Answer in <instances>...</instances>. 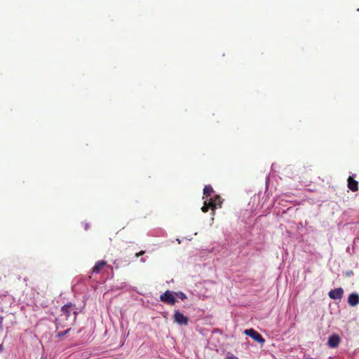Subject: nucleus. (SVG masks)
<instances>
[{
    "label": "nucleus",
    "mask_w": 359,
    "mask_h": 359,
    "mask_svg": "<svg viewBox=\"0 0 359 359\" xmlns=\"http://www.w3.org/2000/svg\"><path fill=\"white\" fill-rule=\"evenodd\" d=\"M244 333L253 339L255 341L259 343H264L265 341L264 339L262 337V336L256 330H255L252 328L245 330L244 331Z\"/></svg>",
    "instance_id": "39448f33"
},
{
    "label": "nucleus",
    "mask_w": 359,
    "mask_h": 359,
    "mask_svg": "<svg viewBox=\"0 0 359 359\" xmlns=\"http://www.w3.org/2000/svg\"><path fill=\"white\" fill-rule=\"evenodd\" d=\"M144 252H145L144 251H142H142H140V252H139L136 253V254H135V257H139V256H140V255H144Z\"/></svg>",
    "instance_id": "2eb2a0df"
},
{
    "label": "nucleus",
    "mask_w": 359,
    "mask_h": 359,
    "mask_svg": "<svg viewBox=\"0 0 359 359\" xmlns=\"http://www.w3.org/2000/svg\"><path fill=\"white\" fill-rule=\"evenodd\" d=\"M160 300L168 305H174L177 302V299L175 297L174 292L170 290H166L160 296Z\"/></svg>",
    "instance_id": "7ed1b4c3"
},
{
    "label": "nucleus",
    "mask_w": 359,
    "mask_h": 359,
    "mask_svg": "<svg viewBox=\"0 0 359 359\" xmlns=\"http://www.w3.org/2000/svg\"><path fill=\"white\" fill-rule=\"evenodd\" d=\"M175 297L180 298L182 300L187 299V295L183 292H174Z\"/></svg>",
    "instance_id": "9b49d317"
},
{
    "label": "nucleus",
    "mask_w": 359,
    "mask_h": 359,
    "mask_svg": "<svg viewBox=\"0 0 359 359\" xmlns=\"http://www.w3.org/2000/svg\"><path fill=\"white\" fill-rule=\"evenodd\" d=\"M88 226H86L85 230H87Z\"/></svg>",
    "instance_id": "aec40b11"
},
{
    "label": "nucleus",
    "mask_w": 359,
    "mask_h": 359,
    "mask_svg": "<svg viewBox=\"0 0 359 359\" xmlns=\"http://www.w3.org/2000/svg\"><path fill=\"white\" fill-rule=\"evenodd\" d=\"M70 330H71V328H68L63 332H58L56 334V337L61 338V337H64L70 331Z\"/></svg>",
    "instance_id": "f8f14e48"
},
{
    "label": "nucleus",
    "mask_w": 359,
    "mask_h": 359,
    "mask_svg": "<svg viewBox=\"0 0 359 359\" xmlns=\"http://www.w3.org/2000/svg\"><path fill=\"white\" fill-rule=\"evenodd\" d=\"M61 311L62 313L61 316H64L65 319H68V318H69L71 314L72 313L74 316L73 321L76 320V316L79 313L76 305L72 303H68L62 306L61 308Z\"/></svg>",
    "instance_id": "f03ea898"
},
{
    "label": "nucleus",
    "mask_w": 359,
    "mask_h": 359,
    "mask_svg": "<svg viewBox=\"0 0 359 359\" xmlns=\"http://www.w3.org/2000/svg\"><path fill=\"white\" fill-rule=\"evenodd\" d=\"M346 276L349 277V276H351L353 275V272L352 271H347L346 273H345Z\"/></svg>",
    "instance_id": "ddd939ff"
},
{
    "label": "nucleus",
    "mask_w": 359,
    "mask_h": 359,
    "mask_svg": "<svg viewBox=\"0 0 359 359\" xmlns=\"http://www.w3.org/2000/svg\"><path fill=\"white\" fill-rule=\"evenodd\" d=\"M226 359H238L237 357H236L233 355H228Z\"/></svg>",
    "instance_id": "4468645a"
},
{
    "label": "nucleus",
    "mask_w": 359,
    "mask_h": 359,
    "mask_svg": "<svg viewBox=\"0 0 359 359\" xmlns=\"http://www.w3.org/2000/svg\"><path fill=\"white\" fill-rule=\"evenodd\" d=\"M348 303L351 306H355L359 304V294L356 292L350 294L348 297Z\"/></svg>",
    "instance_id": "6e6552de"
},
{
    "label": "nucleus",
    "mask_w": 359,
    "mask_h": 359,
    "mask_svg": "<svg viewBox=\"0 0 359 359\" xmlns=\"http://www.w3.org/2000/svg\"><path fill=\"white\" fill-rule=\"evenodd\" d=\"M104 265H106V262L104 261L101 260L97 262L92 269V273H99Z\"/></svg>",
    "instance_id": "9d476101"
},
{
    "label": "nucleus",
    "mask_w": 359,
    "mask_h": 359,
    "mask_svg": "<svg viewBox=\"0 0 359 359\" xmlns=\"http://www.w3.org/2000/svg\"><path fill=\"white\" fill-rule=\"evenodd\" d=\"M3 320L4 318L2 316H0V330L2 329Z\"/></svg>",
    "instance_id": "dca6fc26"
},
{
    "label": "nucleus",
    "mask_w": 359,
    "mask_h": 359,
    "mask_svg": "<svg viewBox=\"0 0 359 359\" xmlns=\"http://www.w3.org/2000/svg\"><path fill=\"white\" fill-rule=\"evenodd\" d=\"M215 193L213 188L211 185H205L203 189V205L201 208V210L203 212H208L209 210H211V221H213V216L215 215V210L218 208H222L223 199L219 195L215 194L213 196L212 194Z\"/></svg>",
    "instance_id": "f257e3e1"
},
{
    "label": "nucleus",
    "mask_w": 359,
    "mask_h": 359,
    "mask_svg": "<svg viewBox=\"0 0 359 359\" xmlns=\"http://www.w3.org/2000/svg\"><path fill=\"white\" fill-rule=\"evenodd\" d=\"M341 341V337L337 334H332L328 337L327 346L330 348H337Z\"/></svg>",
    "instance_id": "423d86ee"
},
{
    "label": "nucleus",
    "mask_w": 359,
    "mask_h": 359,
    "mask_svg": "<svg viewBox=\"0 0 359 359\" xmlns=\"http://www.w3.org/2000/svg\"><path fill=\"white\" fill-rule=\"evenodd\" d=\"M344 290L341 287L335 288L329 292V297L334 300H341L343 297Z\"/></svg>",
    "instance_id": "0eeeda50"
},
{
    "label": "nucleus",
    "mask_w": 359,
    "mask_h": 359,
    "mask_svg": "<svg viewBox=\"0 0 359 359\" xmlns=\"http://www.w3.org/2000/svg\"><path fill=\"white\" fill-rule=\"evenodd\" d=\"M58 320H59V319H56V320H55V323H56V327H57V328H59V325H58Z\"/></svg>",
    "instance_id": "f3484780"
},
{
    "label": "nucleus",
    "mask_w": 359,
    "mask_h": 359,
    "mask_svg": "<svg viewBox=\"0 0 359 359\" xmlns=\"http://www.w3.org/2000/svg\"><path fill=\"white\" fill-rule=\"evenodd\" d=\"M348 187L352 191H357L358 190V182L355 180L352 177L348 178Z\"/></svg>",
    "instance_id": "1a4fd4ad"
},
{
    "label": "nucleus",
    "mask_w": 359,
    "mask_h": 359,
    "mask_svg": "<svg viewBox=\"0 0 359 359\" xmlns=\"http://www.w3.org/2000/svg\"><path fill=\"white\" fill-rule=\"evenodd\" d=\"M3 351V346L1 344H0V352H1Z\"/></svg>",
    "instance_id": "a211bd4d"
},
{
    "label": "nucleus",
    "mask_w": 359,
    "mask_h": 359,
    "mask_svg": "<svg viewBox=\"0 0 359 359\" xmlns=\"http://www.w3.org/2000/svg\"><path fill=\"white\" fill-rule=\"evenodd\" d=\"M173 320L180 325H187L189 323V318L184 316L179 310H175L173 315Z\"/></svg>",
    "instance_id": "20e7f679"
},
{
    "label": "nucleus",
    "mask_w": 359,
    "mask_h": 359,
    "mask_svg": "<svg viewBox=\"0 0 359 359\" xmlns=\"http://www.w3.org/2000/svg\"><path fill=\"white\" fill-rule=\"evenodd\" d=\"M141 261H142V262H145V259H144V258H142V259H141Z\"/></svg>",
    "instance_id": "6ab92c4d"
}]
</instances>
